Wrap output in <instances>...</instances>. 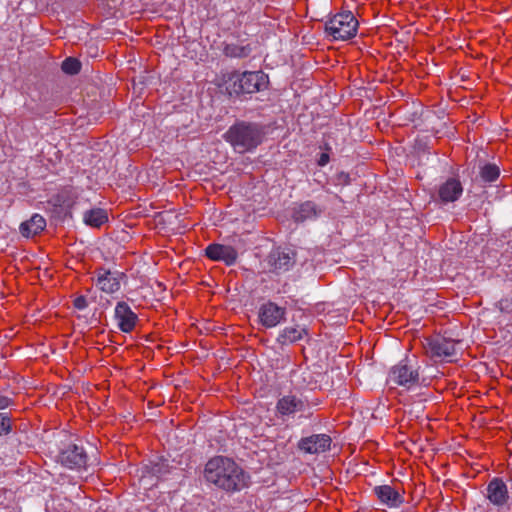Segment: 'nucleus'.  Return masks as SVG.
Instances as JSON below:
<instances>
[{
	"mask_svg": "<svg viewBox=\"0 0 512 512\" xmlns=\"http://www.w3.org/2000/svg\"><path fill=\"white\" fill-rule=\"evenodd\" d=\"M115 319L117 320L118 328L124 333L133 331L138 322L137 314L133 312L130 306L124 301L117 303L115 307Z\"/></svg>",
	"mask_w": 512,
	"mask_h": 512,
	"instance_id": "obj_13",
	"label": "nucleus"
},
{
	"mask_svg": "<svg viewBox=\"0 0 512 512\" xmlns=\"http://www.w3.org/2000/svg\"><path fill=\"white\" fill-rule=\"evenodd\" d=\"M46 227V220L43 216L39 214H34L32 217L21 223L20 225V233L24 237H31L42 232Z\"/></svg>",
	"mask_w": 512,
	"mask_h": 512,
	"instance_id": "obj_19",
	"label": "nucleus"
},
{
	"mask_svg": "<svg viewBox=\"0 0 512 512\" xmlns=\"http://www.w3.org/2000/svg\"><path fill=\"white\" fill-rule=\"evenodd\" d=\"M322 209L313 201H305L296 205L292 212V218L297 223L313 220L320 216Z\"/></svg>",
	"mask_w": 512,
	"mask_h": 512,
	"instance_id": "obj_18",
	"label": "nucleus"
},
{
	"mask_svg": "<svg viewBox=\"0 0 512 512\" xmlns=\"http://www.w3.org/2000/svg\"><path fill=\"white\" fill-rule=\"evenodd\" d=\"M487 498L496 506H503L507 503L509 499L508 489L501 478L495 477L488 483Z\"/></svg>",
	"mask_w": 512,
	"mask_h": 512,
	"instance_id": "obj_15",
	"label": "nucleus"
},
{
	"mask_svg": "<svg viewBox=\"0 0 512 512\" xmlns=\"http://www.w3.org/2000/svg\"><path fill=\"white\" fill-rule=\"evenodd\" d=\"M150 472L156 477H162L169 473V465L167 461L155 462L151 464Z\"/></svg>",
	"mask_w": 512,
	"mask_h": 512,
	"instance_id": "obj_26",
	"label": "nucleus"
},
{
	"mask_svg": "<svg viewBox=\"0 0 512 512\" xmlns=\"http://www.w3.org/2000/svg\"><path fill=\"white\" fill-rule=\"evenodd\" d=\"M83 222L92 228H100L108 222V212L102 208H92L83 214Z\"/></svg>",
	"mask_w": 512,
	"mask_h": 512,
	"instance_id": "obj_20",
	"label": "nucleus"
},
{
	"mask_svg": "<svg viewBox=\"0 0 512 512\" xmlns=\"http://www.w3.org/2000/svg\"><path fill=\"white\" fill-rule=\"evenodd\" d=\"M73 305L76 309L83 310L88 306V302L86 297L84 296H78L74 302Z\"/></svg>",
	"mask_w": 512,
	"mask_h": 512,
	"instance_id": "obj_28",
	"label": "nucleus"
},
{
	"mask_svg": "<svg viewBox=\"0 0 512 512\" xmlns=\"http://www.w3.org/2000/svg\"><path fill=\"white\" fill-rule=\"evenodd\" d=\"M329 162V155L327 153H322L318 160L319 166H325Z\"/></svg>",
	"mask_w": 512,
	"mask_h": 512,
	"instance_id": "obj_30",
	"label": "nucleus"
},
{
	"mask_svg": "<svg viewBox=\"0 0 512 512\" xmlns=\"http://www.w3.org/2000/svg\"><path fill=\"white\" fill-rule=\"evenodd\" d=\"M308 408V401L294 394L284 395L276 403V412L282 420L293 417L297 412H305Z\"/></svg>",
	"mask_w": 512,
	"mask_h": 512,
	"instance_id": "obj_8",
	"label": "nucleus"
},
{
	"mask_svg": "<svg viewBox=\"0 0 512 512\" xmlns=\"http://www.w3.org/2000/svg\"><path fill=\"white\" fill-rule=\"evenodd\" d=\"M11 404V399L6 396H0V410L7 408Z\"/></svg>",
	"mask_w": 512,
	"mask_h": 512,
	"instance_id": "obj_29",
	"label": "nucleus"
},
{
	"mask_svg": "<svg viewBox=\"0 0 512 512\" xmlns=\"http://www.w3.org/2000/svg\"><path fill=\"white\" fill-rule=\"evenodd\" d=\"M252 52L250 45L226 44L223 53L231 58H246Z\"/></svg>",
	"mask_w": 512,
	"mask_h": 512,
	"instance_id": "obj_23",
	"label": "nucleus"
},
{
	"mask_svg": "<svg viewBox=\"0 0 512 512\" xmlns=\"http://www.w3.org/2000/svg\"><path fill=\"white\" fill-rule=\"evenodd\" d=\"M307 334L305 328L300 327H286L284 328L277 337V342L281 345L294 343L303 338Z\"/></svg>",
	"mask_w": 512,
	"mask_h": 512,
	"instance_id": "obj_21",
	"label": "nucleus"
},
{
	"mask_svg": "<svg viewBox=\"0 0 512 512\" xmlns=\"http://www.w3.org/2000/svg\"><path fill=\"white\" fill-rule=\"evenodd\" d=\"M500 175L499 167L494 163H485L479 167V176L484 183L495 182Z\"/></svg>",
	"mask_w": 512,
	"mask_h": 512,
	"instance_id": "obj_22",
	"label": "nucleus"
},
{
	"mask_svg": "<svg viewBox=\"0 0 512 512\" xmlns=\"http://www.w3.org/2000/svg\"><path fill=\"white\" fill-rule=\"evenodd\" d=\"M205 255L212 261H222L227 266H232L238 258L237 250L229 245L212 243L205 249Z\"/></svg>",
	"mask_w": 512,
	"mask_h": 512,
	"instance_id": "obj_11",
	"label": "nucleus"
},
{
	"mask_svg": "<svg viewBox=\"0 0 512 512\" xmlns=\"http://www.w3.org/2000/svg\"><path fill=\"white\" fill-rule=\"evenodd\" d=\"M61 68L64 73L75 75L80 71L81 63L76 58L69 57L62 62Z\"/></svg>",
	"mask_w": 512,
	"mask_h": 512,
	"instance_id": "obj_24",
	"label": "nucleus"
},
{
	"mask_svg": "<svg viewBox=\"0 0 512 512\" xmlns=\"http://www.w3.org/2000/svg\"><path fill=\"white\" fill-rule=\"evenodd\" d=\"M286 308L277 305L272 301L262 304L258 311V318L261 325L266 328H273L285 320Z\"/></svg>",
	"mask_w": 512,
	"mask_h": 512,
	"instance_id": "obj_10",
	"label": "nucleus"
},
{
	"mask_svg": "<svg viewBox=\"0 0 512 512\" xmlns=\"http://www.w3.org/2000/svg\"><path fill=\"white\" fill-rule=\"evenodd\" d=\"M331 437L327 434H314L301 438L298 448L309 454H318L330 449Z\"/></svg>",
	"mask_w": 512,
	"mask_h": 512,
	"instance_id": "obj_12",
	"label": "nucleus"
},
{
	"mask_svg": "<svg viewBox=\"0 0 512 512\" xmlns=\"http://www.w3.org/2000/svg\"><path fill=\"white\" fill-rule=\"evenodd\" d=\"M373 492L382 504L390 508L399 507L404 502L399 491L390 485L375 486Z\"/></svg>",
	"mask_w": 512,
	"mask_h": 512,
	"instance_id": "obj_16",
	"label": "nucleus"
},
{
	"mask_svg": "<svg viewBox=\"0 0 512 512\" xmlns=\"http://www.w3.org/2000/svg\"><path fill=\"white\" fill-rule=\"evenodd\" d=\"M456 342L441 335L428 337L423 344L426 354L437 360H444L455 355Z\"/></svg>",
	"mask_w": 512,
	"mask_h": 512,
	"instance_id": "obj_6",
	"label": "nucleus"
},
{
	"mask_svg": "<svg viewBox=\"0 0 512 512\" xmlns=\"http://www.w3.org/2000/svg\"><path fill=\"white\" fill-rule=\"evenodd\" d=\"M76 196L71 190H65L60 193L55 199V204L64 207H71L75 202Z\"/></svg>",
	"mask_w": 512,
	"mask_h": 512,
	"instance_id": "obj_25",
	"label": "nucleus"
},
{
	"mask_svg": "<svg viewBox=\"0 0 512 512\" xmlns=\"http://www.w3.org/2000/svg\"><path fill=\"white\" fill-rule=\"evenodd\" d=\"M463 187L461 182L455 178H449L440 185L438 197L442 203L455 202L462 195Z\"/></svg>",
	"mask_w": 512,
	"mask_h": 512,
	"instance_id": "obj_17",
	"label": "nucleus"
},
{
	"mask_svg": "<svg viewBox=\"0 0 512 512\" xmlns=\"http://www.w3.org/2000/svg\"><path fill=\"white\" fill-rule=\"evenodd\" d=\"M296 262V253L290 248H275L268 257L267 263L271 271L282 273L288 271Z\"/></svg>",
	"mask_w": 512,
	"mask_h": 512,
	"instance_id": "obj_7",
	"label": "nucleus"
},
{
	"mask_svg": "<svg viewBox=\"0 0 512 512\" xmlns=\"http://www.w3.org/2000/svg\"><path fill=\"white\" fill-rule=\"evenodd\" d=\"M358 25L352 12L345 11L334 15L325 23V32L334 40L345 41L356 35Z\"/></svg>",
	"mask_w": 512,
	"mask_h": 512,
	"instance_id": "obj_4",
	"label": "nucleus"
},
{
	"mask_svg": "<svg viewBox=\"0 0 512 512\" xmlns=\"http://www.w3.org/2000/svg\"><path fill=\"white\" fill-rule=\"evenodd\" d=\"M388 381L409 389L419 382L418 369L412 363V360L404 359L391 368Z\"/></svg>",
	"mask_w": 512,
	"mask_h": 512,
	"instance_id": "obj_5",
	"label": "nucleus"
},
{
	"mask_svg": "<svg viewBox=\"0 0 512 512\" xmlns=\"http://www.w3.org/2000/svg\"><path fill=\"white\" fill-rule=\"evenodd\" d=\"M207 482L226 492H237L248 486L250 476L233 459L215 456L205 465Z\"/></svg>",
	"mask_w": 512,
	"mask_h": 512,
	"instance_id": "obj_1",
	"label": "nucleus"
},
{
	"mask_svg": "<svg viewBox=\"0 0 512 512\" xmlns=\"http://www.w3.org/2000/svg\"><path fill=\"white\" fill-rule=\"evenodd\" d=\"M225 83L226 90L231 96H240L266 89L269 81L267 75L262 71H245L243 73L233 71L228 74Z\"/></svg>",
	"mask_w": 512,
	"mask_h": 512,
	"instance_id": "obj_3",
	"label": "nucleus"
},
{
	"mask_svg": "<svg viewBox=\"0 0 512 512\" xmlns=\"http://www.w3.org/2000/svg\"><path fill=\"white\" fill-rule=\"evenodd\" d=\"M266 126L258 122L236 121L223 135L235 152L244 154L255 150L265 139Z\"/></svg>",
	"mask_w": 512,
	"mask_h": 512,
	"instance_id": "obj_2",
	"label": "nucleus"
},
{
	"mask_svg": "<svg viewBox=\"0 0 512 512\" xmlns=\"http://www.w3.org/2000/svg\"><path fill=\"white\" fill-rule=\"evenodd\" d=\"M125 277L123 272L110 271L101 268L97 271L96 285L109 294L115 293L120 289V280Z\"/></svg>",
	"mask_w": 512,
	"mask_h": 512,
	"instance_id": "obj_14",
	"label": "nucleus"
},
{
	"mask_svg": "<svg viewBox=\"0 0 512 512\" xmlns=\"http://www.w3.org/2000/svg\"><path fill=\"white\" fill-rule=\"evenodd\" d=\"M60 463L69 469H85L88 455L82 446L70 444L59 455Z\"/></svg>",
	"mask_w": 512,
	"mask_h": 512,
	"instance_id": "obj_9",
	"label": "nucleus"
},
{
	"mask_svg": "<svg viewBox=\"0 0 512 512\" xmlns=\"http://www.w3.org/2000/svg\"><path fill=\"white\" fill-rule=\"evenodd\" d=\"M12 430V422L6 413H0V436L7 435Z\"/></svg>",
	"mask_w": 512,
	"mask_h": 512,
	"instance_id": "obj_27",
	"label": "nucleus"
}]
</instances>
